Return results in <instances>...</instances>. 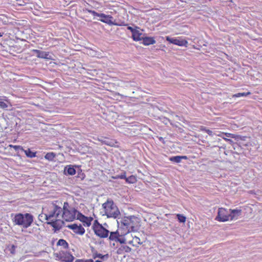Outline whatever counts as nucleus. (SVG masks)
I'll use <instances>...</instances> for the list:
<instances>
[{
	"mask_svg": "<svg viewBox=\"0 0 262 262\" xmlns=\"http://www.w3.org/2000/svg\"><path fill=\"white\" fill-rule=\"evenodd\" d=\"M177 219H178V221H179V222H180V223H185V222L186 217L184 216L183 215L180 214H178L177 215Z\"/></svg>",
	"mask_w": 262,
	"mask_h": 262,
	"instance_id": "nucleus-29",
	"label": "nucleus"
},
{
	"mask_svg": "<svg viewBox=\"0 0 262 262\" xmlns=\"http://www.w3.org/2000/svg\"><path fill=\"white\" fill-rule=\"evenodd\" d=\"M251 94V93L250 92H248L246 93H239L235 94L233 95V97H239L241 96H247Z\"/></svg>",
	"mask_w": 262,
	"mask_h": 262,
	"instance_id": "nucleus-27",
	"label": "nucleus"
},
{
	"mask_svg": "<svg viewBox=\"0 0 262 262\" xmlns=\"http://www.w3.org/2000/svg\"><path fill=\"white\" fill-rule=\"evenodd\" d=\"M126 182L129 183H134L136 182V178L134 176H130V177L125 178Z\"/></svg>",
	"mask_w": 262,
	"mask_h": 262,
	"instance_id": "nucleus-25",
	"label": "nucleus"
},
{
	"mask_svg": "<svg viewBox=\"0 0 262 262\" xmlns=\"http://www.w3.org/2000/svg\"><path fill=\"white\" fill-rule=\"evenodd\" d=\"M76 218L83 222L84 226H86L87 227H89L91 225V221L93 220L92 217H88L79 212H78Z\"/></svg>",
	"mask_w": 262,
	"mask_h": 262,
	"instance_id": "nucleus-10",
	"label": "nucleus"
},
{
	"mask_svg": "<svg viewBox=\"0 0 262 262\" xmlns=\"http://www.w3.org/2000/svg\"><path fill=\"white\" fill-rule=\"evenodd\" d=\"M95 262H102V261L99 260H97Z\"/></svg>",
	"mask_w": 262,
	"mask_h": 262,
	"instance_id": "nucleus-49",
	"label": "nucleus"
},
{
	"mask_svg": "<svg viewBox=\"0 0 262 262\" xmlns=\"http://www.w3.org/2000/svg\"><path fill=\"white\" fill-rule=\"evenodd\" d=\"M142 40H143V43L145 46H149L156 43V40L153 37H147L145 35Z\"/></svg>",
	"mask_w": 262,
	"mask_h": 262,
	"instance_id": "nucleus-16",
	"label": "nucleus"
},
{
	"mask_svg": "<svg viewBox=\"0 0 262 262\" xmlns=\"http://www.w3.org/2000/svg\"><path fill=\"white\" fill-rule=\"evenodd\" d=\"M109 236V239L111 241H115L117 242L119 236H120L118 231L111 232Z\"/></svg>",
	"mask_w": 262,
	"mask_h": 262,
	"instance_id": "nucleus-20",
	"label": "nucleus"
},
{
	"mask_svg": "<svg viewBox=\"0 0 262 262\" xmlns=\"http://www.w3.org/2000/svg\"><path fill=\"white\" fill-rule=\"evenodd\" d=\"M57 245L58 246H61L65 249H67L68 248V243L63 239H60L58 242Z\"/></svg>",
	"mask_w": 262,
	"mask_h": 262,
	"instance_id": "nucleus-22",
	"label": "nucleus"
},
{
	"mask_svg": "<svg viewBox=\"0 0 262 262\" xmlns=\"http://www.w3.org/2000/svg\"><path fill=\"white\" fill-rule=\"evenodd\" d=\"M23 151L25 152V154L28 157L34 158L36 157V152L32 151L29 148L27 150L24 149Z\"/></svg>",
	"mask_w": 262,
	"mask_h": 262,
	"instance_id": "nucleus-21",
	"label": "nucleus"
},
{
	"mask_svg": "<svg viewBox=\"0 0 262 262\" xmlns=\"http://www.w3.org/2000/svg\"><path fill=\"white\" fill-rule=\"evenodd\" d=\"M4 33H0V37L3 36Z\"/></svg>",
	"mask_w": 262,
	"mask_h": 262,
	"instance_id": "nucleus-47",
	"label": "nucleus"
},
{
	"mask_svg": "<svg viewBox=\"0 0 262 262\" xmlns=\"http://www.w3.org/2000/svg\"><path fill=\"white\" fill-rule=\"evenodd\" d=\"M23 214L22 213H17L16 214L12 219L13 222L14 223L15 225L22 226L24 228H27L30 227L32 223L33 222V215L28 213H26V224L25 223L23 222Z\"/></svg>",
	"mask_w": 262,
	"mask_h": 262,
	"instance_id": "nucleus-4",
	"label": "nucleus"
},
{
	"mask_svg": "<svg viewBox=\"0 0 262 262\" xmlns=\"http://www.w3.org/2000/svg\"><path fill=\"white\" fill-rule=\"evenodd\" d=\"M96 257H99L102 259L104 260V259H106L108 258V255L107 254H105V255H102L100 253H97V254H96L95 256H94V258H95Z\"/></svg>",
	"mask_w": 262,
	"mask_h": 262,
	"instance_id": "nucleus-28",
	"label": "nucleus"
},
{
	"mask_svg": "<svg viewBox=\"0 0 262 262\" xmlns=\"http://www.w3.org/2000/svg\"><path fill=\"white\" fill-rule=\"evenodd\" d=\"M125 172H123L121 174L117 175L116 176L113 177L114 179H125L126 175Z\"/></svg>",
	"mask_w": 262,
	"mask_h": 262,
	"instance_id": "nucleus-31",
	"label": "nucleus"
},
{
	"mask_svg": "<svg viewBox=\"0 0 262 262\" xmlns=\"http://www.w3.org/2000/svg\"><path fill=\"white\" fill-rule=\"evenodd\" d=\"M55 156L56 155L55 153L48 152L45 155V158L49 161H53L54 159L55 158Z\"/></svg>",
	"mask_w": 262,
	"mask_h": 262,
	"instance_id": "nucleus-23",
	"label": "nucleus"
},
{
	"mask_svg": "<svg viewBox=\"0 0 262 262\" xmlns=\"http://www.w3.org/2000/svg\"><path fill=\"white\" fill-rule=\"evenodd\" d=\"M182 159H187V157L185 156H173L169 158V160L171 162H173L177 163H179L181 162V160Z\"/></svg>",
	"mask_w": 262,
	"mask_h": 262,
	"instance_id": "nucleus-17",
	"label": "nucleus"
},
{
	"mask_svg": "<svg viewBox=\"0 0 262 262\" xmlns=\"http://www.w3.org/2000/svg\"><path fill=\"white\" fill-rule=\"evenodd\" d=\"M126 86H128L129 85H131L130 84V83H129V82H126Z\"/></svg>",
	"mask_w": 262,
	"mask_h": 262,
	"instance_id": "nucleus-46",
	"label": "nucleus"
},
{
	"mask_svg": "<svg viewBox=\"0 0 262 262\" xmlns=\"http://www.w3.org/2000/svg\"><path fill=\"white\" fill-rule=\"evenodd\" d=\"M98 224H99V223L98 222V221H97V220H95V221H94V223L93 226H96V225H98Z\"/></svg>",
	"mask_w": 262,
	"mask_h": 262,
	"instance_id": "nucleus-44",
	"label": "nucleus"
},
{
	"mask_svg": "<svg viewBox=\"0 0 262 262\" xmlns=\"http://www.w3.org/2000/svg\"><path fill=\"white\" fill-rule=\"evenodd\" d=\"M139 219L134 215L125 216L122 221L124 226V234L137 231L139 229Z\"/></svg>",
	"mask_w": 262,
	"mask_h": 262,
	"instance_id": "nucleus-1",
	"label": "nucleus"
},
{
	"mask_svg": "<svg viewBox=\"0 0 262 262\" xmlns=\"http://www.w3.org/2000/svg\"><path fill=\"white\" fill-rule=\"evenodd\" d=\"M75 262H93L92 259H77Z\"/></svg>",
	"mask_w": 262,
	"mask_h": 262,
	"instance_id": "nucleus-32",
	"label": "nucleus"
},
{
	"mask_svg": "<svg viewBox=\"0 0 262 262\" xmlns=\"http://www.w3.org/2000/svg\"><path fill=\"white\" fill-rule=\"evenodd\" d=\"M104 143L105 144H107V145L108 144H107V143H106L105 142H104Z\"/></svg>",
	"mask_w": 262,
	"mask_h": 262,
	"instance_id": "nucleus-50",
	"label": "nucleus"
},
{
	"mask_svg": "<svg viewBox=\"0 0 262 262\" xmlns=\"http://www.w3.org/2000/svg\"><path fill=\"white\" fill-rule=\"evenodd\" d=\"M206 133L210 136H213V133L211 130H209V129H207V130H206Z\"/></svg>",
	"mask_w": 262,
	"mask_h": 262,
	"instance_id": "nucleus-40",
	"label": "nucleus"
},
{
	"mask_svg": "<svg viewBox=\"0 0 262 262\" xmlns=\"http://www.w3.org/2000/svg\"><path fill=\"white\" fill-rule=\"evenodd\" d=\"M230 220H236L238 216L241 215L242 210L241 209H229Z\"/></svg>",
	"mask_w": 262,
	"mask_h": 262,
	"instance_id": "nucleus-13",
	"label": "nucleus"
},
{
	"mask_svg": "<svg viewBox=\"0 0 262 262\" xmlns=\"http://www.w3.org/2000/svg\"><path fill=\"white\" fill-rule=\"evenodd\" d=\"M145 34L140 32L138 30H136L132 34V37L135 41H140L143 38Z\"/></svg>",
	"mask_w": 262,
	"mask_h": 262,
	"instance_id": "nucleus-14",
	"label": "nucleus"
},
{
	"mask_svg": "<svg viewBox=\"0 0 262 262\" xmlns=\"http://www.w3.org/2000/svg\"><path fill=\"white\" fill-rule=\"evenodd\" d=\"M88 11L89 13L92 14L94 16H98V17H105V14H104V13H99L94 10H88Z\"/></svg>",
	"mask_w": 262,
	"mask_h": 262,
	"instance_id": "nucleus-26",
	"label": "nucleus"
},
{
	"mask_svg": "<svg viewBox=\"0 0 262 262\" xmlns=\"http://www.w3.org/2000/svg\"><path fill=\"white\" fill-rule=\"evenodd\" d=\"M47 224L50 225L54 228V232L59 230L64 224L63 221L59 220H56L55 221H51V222H47Z\"/></svg>",
	"mask_w": 262,
	"mask_h": 262,
	"instance_id": "nucleus-12",
	"label": "nucleus"
},
{
	"mask_svg": "<svg viewBox=\"0 0 262 262\" xmlns=\"http://www.w3.org/2000/svg\"><path fill=\"white\" fill-rule=\"evenodd\" d=\"M23 222H24L25 223H27L26 218V213L25 214H23Z\"/></svg>",
	"mask_w": 262,
	"mask_h": 262,
	"instance_id": "nucleus-42",
	"label": "nucleus"
},
{
	"mask_svg": "<svg viewBox=\"0 0 262 262\" xmlns=\"http://www.w3.org/2000/svg\"><path fill=\"white\" fill-rule=\"evenodd\" d=\"M62 209V217L67 222H71L76 217L78 211L75 208L70 206L68 202H64Z\"/></svg>",
	"mask_w": 262,
	"mask_h": 262,
	"instance_id": "nucleus-3",
	"label": "nucleus"
},
{
	"mask_svg": "<svg viewBox=\"0 0 262 262\" xmlns=\"http://www.w3.org/2000/svg\"><path fill=\"white\" fill-rule=\"evenodd\" d=\"M166 39L170 43L179 46H186L188 43V42L185 39L171 38L169 36H166Z\"/></svg>",
	"mask_w": 262,
	"mask_h": 262,
	"instance_id": "nucleus-9",
	"label": "nucleus"
},
{
	"mask_svg": "<svg viewBox=\"0 0 262 262\" xmlns=\"http://www.w3.org/2000/svg\"><path fill=\"white\" fill-rule=\"evenodd\" d=\"M45 218V214H41L39 215V219L41 221L42 219Z\"/></svg>",
	"mask_w": 262,
	"mask_h": 262,
	"instance_id": "nucleus-41",
	"label": "nucleus"
},
{
	"mask_svg": "<svg viewBox=\"0 0 262 262\" xmlns=\"http://www.w3.org/2000/svg\"><path fill=\"white\" fill-rule=\"evenodd\" d=\"M10 147H13L15 150L18 149H21L22 150H24V148L19 145H10Z\"/></svg>",
	"mask_w": 262,
	"mask_h": 262,
	"instance_id": "nucleus-34",
	"label": "nucleus"
},
{
	"mask_svg": "<svg viewBox=\"0 0 262 262\" xmlns=\"http://www.w3.org/2000/svg\"><path fill=\"white\" fill-rule=\"evenodd\" d=\"M127 29L130 30L132 32V34H133V32H134L137 30L136 29H134L133 28H132V27H130V26H128L127 27Z\"/></svg>",
	"mask_w": 262,
	"mask_h": 262,
	"instance_id": "nucleus-38",
	"label": "nucleus"
},
{
	"mask_svg": "<svg viewBox=\"0 0 262 262\" xmlns=\"http://www.w3.org/2000/svg\"><path fill=\"white\" fill-rule=\"evenodd\" d=\"M121 248H122L126 252H129L132 250V249L127 246H122Z\"/></svg>",
	"mask_w": 262,
	"mask_h": 262,
	"instance_id": "nucleus-33",
	"label": "nucleus"
},
{
	"mask_svg": "<svg viewBox=\"0 0 262 262\" xmlns=\"http://www.w3.org/2000/svg\"><path fill=\"white\" fill-rule=\"evenodd\" d=\"M105 17H101V19H100V20L103 23H105L109 25H113V23L111 19V18H113V17L106 14H105Z\"/></svg>",
	"mask_w": 262,
	"mask_h": 262,
	"instance_id": "nucleus-18",
	"label": "nucleus"
},
{
	"mask_svg": "<svg viewBox=\"0 0 262 262\" xmlns=\"http://www.w3.org/2000/svg\"><path fill=\"white\" fill-rule=\"evenodd\" d=\"M201 129L206 132V130H207L208 129L206 128L205 127L202 126Z\"/></svg>",
	"mask_w": 262,
	"mask_h": 262,
	"instance_id": "nucleus-43",
	"label": "nucleus"
},
{
	"mask_svg": "<svg viewBox=\"0 0 262 262\" xmlns=\"http://www.w3.org/2000/svg\"><path fill=\"white\" fill-rule=\"evenodd\" d=\"M15 248V246L14 245H12V250H14Z\"/></svg>",
	"mask_w": 262,
	"mask_h": 262,
	"instance_id": "nucleus-45",
	"label": "nucleus"
},
{
	"mask_svg": "<svg viewBox=\"0 0 262 262\" xmlns=\"http://www.w3.org/2000/svg\"><path fill=\"white\" fill-rule=\"evenodd\" d=\"M215 220L222 222L230 220L229 210H228L224 208H219Z\"/></svg>",
	"mask_w": 262,
	"mask_h": 262,
	"instance_id": "nucleus-5",
	"label": "nucleus"
},
{
	"mask_svg": "<svg viewBox=\"0 0 262 262\" xmlns=\"http://www.w3.org/2000/svg\"><path fill=\"white\" fill-rule=\"evenodd\" d=\"M33 52L34 53H36L37 57L39 58V52H41V51L38 50H33Z\"/></svg>",
	"mask_w": 262,
	"mask_h": 262,
	"instance_id": "nucleus-39",
	"label": "nucleus"
},
{
	"mask_svg": "<svg viewBox=\"0 0 262 262\" xmlns=\"http://www.w3.org/2000/svg\"><path fill=\"white\" fill-rule=\"evenodd\" d=\"M102 206L107 217L116 219L120 214V211L117 206L112 200L108 199L105 203L103 204Z\"/></svg>",
	"mask_w": 262,
	"mask_h": 262,
	"instance_id": "nucleus-2",
	"label": "nucleus"
},
{
	"mask_svg": "<svg viewBox=\"0 0 262 262\" xmlns=\"http://www.w3.org/2000/svg\"><path fill=\"white\" fill-rule=\"evenodd\" d=\"M76 173V170L73 167V166L71 165H67L64 168V173L66 175H70L72 176L75 174Z\"/></svg>",
	"mask_w": 262,
	"mask_h": 262,
	"instance_id": "nucleus-15",
	"label": "nucleus"
},
{
	"mask_svg": "<svg viewBox=\"0 0 262 262\" xmlns=\"http://www.w3.org/2000/svg\"><path fill=\"white\" fill-rule=\"evenodd\" d=\"M130 126H127L124 127V135L128 136H133L135 135V132L133 128H131Z\"/></svg>",
	"mask_w": 262,
	"mask_h": 262,
	"instance_id": "nucleus-19",
	"label": "nucleus"
},
{
	"mask_svg": "<svg viewBox=\"0 0 262 262\" xmlns=\"http://www.w3.org/2000/svg\"><path fill=\"white\" fill-rule=\"evenodd\" d=\"M56 257L63 262H72L74 259V257L69 253H59L56 254Z\"/></svg>",
	"mask_w": 262,
	"mask_h": 262,
	"instance_id": "nucleus-8",
	"label": "nucleus"
},
{
	"mask_svg": "<svg viewBox=\"0 0 262 262\" xmlns=\"http://www.w3.org/2000/svg\"><path fill=\"white\" fill-rule=\"evenodd\" d=\"M62 211V209L60 207L53 204L52 210L50 212L49 214H45V220L48 221L54 216L58 217Z\"/></svg>",
	"mask_w": 262,
	"mask_h": 262,
	"instance_id": "nucleus-7",
	"label": "nucleus"
},
{
	"mask_svg": "<svg viewBox=\"0 0 262 262\" xmlns=\"http://www.w3.org/2000/svg\"><path fill=\"white\" fill-rule=\"evenodd\" d=\"M39 58L50 59V57H49V53L41 51V52H39Z\"/></svg>",
	"mask_w": 262,
	"mask_h": 262,
	"instance_id": "nucleus-24",
	"label": "nucleus"
},
{
	"mask_svg": "<svg viewBox=\"0 0 262 262\" xmlns=\"http://www.w3.org/2000/svg\"><path fill=\"white\" fill-rule=\"evenodd\" d=\"M125 239L124 238H120V236L118 237L117 242H119L121 244L125 243Z\"/></svg>",
	"mask_w": 262,
	"mask_h": 262,
	"instance_id": "nucleus-35",
	"label": "nucleus"
},
{
	"mask_svg": "<svg viewBox=\"0 0 262 262\" xmlns=\"http://www.w3.org/2000/svg\"><path fill=\"white\" fill-rule=\"evenodd\" d=\"M8 107V104L3 101L2 99H0V108L3 109H6Z\"/></svg>",
	"mask_w": 262,
	"mask_h": 262,
	"instance_id": "nucleus-30",
	"label": "nucleus"
},
{
	"mask_svg": "<svg viewBox=\"0 0 262 262\" xmlns=\"http://www.w3.org/2000/svg\"><path fill=\"white\" fill-rule=\"evenodd\" d=\"M67 227L73 230V231L77 234L83 235L85 232L84 228H83L81 225L78 226L76 224H74L68 225Z\"/></svg>",
	"mask_w": 262,
	"mask_h": 262,
	"instance_id": "nucleus-11",
	"label": "nucleus"
},
{
	"mask_svg": "<svg viewBox=\"0 0 262 262\" xmlns=\"http://www.w3.org/2000/svg\"><path fill=\"white\" fill-rule=\"evenodd\" d=\"M230 134H226V135L227 137H229V135Z\"/></svg>",
	"mask_w": 262,
	"mask_h": 262,
	"instance_id": "nucleus-48",
	"label": "nucleus"
},
{
	"mask_svg": "<svg viewBox=\"0 0 262 262\" xmlns=\"http://www.w3.org/2000/svg\"><path fill=\"white\" fill-rule=\"evenodd\" d=\"M134 241L135 242L138 243V244H140V245H141L142 244V243L140 242V239L139 238L135 236L134 238Z\"/></svg>",
	"mask_w": 262,
	"mask_h": 262,
	"instance_id": "nucleus-36",
	"label": "nucleus"
},
{
	"mask_svg": "<svg viewBox=\"0 0 262 262\" xmlns=\"http://www.w3.org/2000/svg\"><path fill=\"white\" fill-rule=\"evenodd\" d=\"M162 122H163L165 124L167 125V124H168V122H170V120H169L168 119H167V118H166L164 117V118H163V120Z\"/></svg>",
	"mask_w": 262,
	"mask_h": 262,
	"instance_id": "nucleus-37",
	"label": "nucleus"
},
{
	"mask_svg": "<svg viewBox=\"0 0 262 262\" xmlns=\"http://www.w3.org/2000/svg\"><path fill=\"white\" fill-rule=\"evenodd\" d=\"M93 228L95 234L98 237L100 238H105L108 237L110 231L103 227L101 224L93 226Z\"/></svg>",
	"mask_w": 262,
	"mask_h": 262,
	"instance_id": "nucleus-6",
	"label": "nucleus"
}]
</instances>
